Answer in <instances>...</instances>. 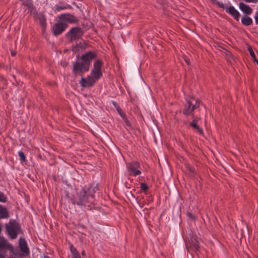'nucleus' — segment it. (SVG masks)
Wrapping results in <instances>:
<instances>
[{
	"instance_id": "423d86ee",
	"label": "nucleus",
	"mask_w": 258,
	"mask_h": 258,
	"mask_svg": "<svg viewBox=\"0 0 258 258\" xmlns=\"http://www.w3.org/2000/svg\"><path fill=\"white\" fill-rule=\"evenodd\" d=\"M89 68L90 67L84 61L74 62L73 73L75 75L79 74L82 76L84 73L89 71Z\"/></svg>"
},
{
	"instance_id": "393cba45",
	"label": "nucleus",
	"mask_w": 258,
	"mask_h": 258,
	"mask_svg": "<svg viewBox=\"0 0 258 258\" xmlns=\"http://www.w3.org/2000/svg\"><path fill=\"white\" fill-rule=\"evenodd\" d=\"M7 200V198L4 194L0 191V202L2 203H6Z\"/></svg>"
},
{
	"instance_id": "7c9ffc66",
	"label": "nucleus",
	"mask_w": 258,
	"mask_h": 258,
	"mask_svg": "<svg viewBox=\"0 0 258 258\" xmlns=\"http://www.w3.org/2000/svg\"><path fill=\"white\" fill-rule=\"evenodd\" d=\"M254 61H255L257 63V64L258 65V60H257L256 59H255L254 60Z\"/></svg>"
},
{
	"instance_id": "c85d7f7f",
	"label": "nucleus",
	"mask_w": 258,
	"mask_h": 258,
	"mask_svg": "<svg viewBox=\"0 0 258 258\" xmlns=\"http://www.w3.org/2000/svg\"><path fill=\"white\" fill-rule=\"evenodd\" d=\"M123 120L125 121V124L128 125V126H130L131 125V124H130V121L127 120V118H126V116H125V118L124 119H123Z\"/></svg>"
},
{
	"instance_id": "0eeeda50",
	"label": "nucleus",
	"mask_w": 258,
	"mask_h": 258,
	"mask_svg": "<svg viewBox=\"0 0 258 258\" xmlns=\"http://www.w3.org/2000/svg\"><path fill=\"white\" fill-rule=\"evenodd\" d=\"M127 169L130 176H136L142 173L140 163L133 161L127 164Z\"/></svg>"
},
{
	"instance_id": "f3484780",
	"label": "nucleus",
	"mask_w": 258,
	"mask_h": 258,
	"mask_svg": "<svg viewBox=\"0 0 258 258\" xmlns=\"http://www.w3.org/2000/svg\"><path fill=\"white\" fill-rule=\"evenodd\" d=\"M55 11L59 12L62 10L71 9H72V6L68 4H60L56 5L55 6Z\"/></svg>"
},
{
	"instance_id": "7ed1b4c3",
	"label": "nucleus",
	"mask_w": 258,
	"mask_h": 258,
	"mask_svg": "<svg viewBox=\"0 0 258 258\" xmlns=\"http://www.w3.org/2000/svg\"><path fill=\"white\" fill-rule=\"evenodd\" d=\"M201 104V101L192 96L185 97V103L184 105L183 113L185 116H192L194 118V111L198 108Z\"/></svg>"
},
{
	"instance_id": "ddd939ff",
	"label": "nucleus",
	"mask_w": 258,
	"mask_h": 258,
	"mask_svg": "<svg viewBox=\"0 0 258 258\" xmlns=\"http://www.w3.org/2000/svg\"><path fill=\"white\" fill-rule=\"evenodd\" d=\"M225 11L227 13L232 16L235 20L239 21L240 14L233 6H230L229 7L226 8Z\"/></svg>"
},
{
	"instance_id": "473e14b6",
	"label": "nucleus",
	"mask_w": 258,
	"mask_h": 258,
	"mask_svg": "<svg viewBox=\"0 0 258 258\" xmlns=\"http://www.w3.org/2000/svg\"><path fill=\"white\" fill-rule=\"evenodd\" d=\"M45 258H49L48 256H46Z\"/></svg>"
},
{
	"instance_id": "aec40b11",
	"label": "nucleus",
	"mask_w": 258,
	"mask_h": 258,
	"mask_svg": "<svg viewBox=\"0 0 258 258\" xmlns=\"http://www.w3.org/2000/svg\"><path fill=\"white\" fill-rule=\"evenodd\" d=\"M38 18L39 20L40 24L42 26V28L44 29L46 27V18L42 14H39L38 16Z\"/></svg>"
},
{
	"instance_id": "c756f323",
	"label": "nucleus",
	"mask_w": 258,
	"mask_h": 258,
	"mask_svg": "<svg viewBox=\"0 0 258 258\" xmlns=\"http://www.w3.org/2000/svg\"><path fill=\"white\" fill-rule=\"evenodd\" d=\"M81 254L83 255H85L86 254V252L85 250H83L82 252H81Z\"/></svg>"
},
{
	"instance_id": "2eb2a0df",
	"label": "nucleus",
	"mask_w": 258,
	"mask_h": 258,
	"mask_svg": "<svg viewBox=\"0 0 258 258\" xmlns=\"http://www.w3.org/2000/svg\"><path fill=\"white\" fill-rule=\"evenodd\" d=\"M193 120L192 122H191L189 124L190 125L194 128H196L198 132H199V134H203V130L202 128H201L198 124H197V122L198 121V120L200 119V118H199L198 117H195L193 118Z\"/></svg>"
},
{
	"instance_id": "9b49d317",
	"label": "nucleus",
	"mask_w": 258,
	"mask_h": 258,
	"mask_svg": "<svg viewBox=\"0 0 258 258\" xmlns=\"http://www.w3.org/2000/svg\"><path fill=\"white\" fill-rule=\"evenodd\" d=\"M68 25L63 22H58L53 25L52 27L53 33L56 36L62 33L67 28Z\"/></svg>"
},
{
	"instance_id": "1a4fd4ad",
	"label": "nucleus",
	"mask_w": 258,
	"mask_h": 258,
	"mask_svg": "<svg viewBox=\"0 0 258 258\" xmlns=\"http://www.w3.org/2000/svg\"><path fill=\"white\" fill-rule=\"evenodd\" d=\"M83 34V30L79 27L72 28L67 34L71 41L79 39Z\"/></svg>"
},
{
	"instance_id": "4468645a",
	"label": "nucleus",
	"mask_w": 258,
	"mask_h": 258,
	"mask_svg": "<svg viewBox=\"0 0 258 258\" xmlns=\"http://www.w3.org/2000/svg\"><path fill=\"white\" fill-rule=\"evenodd\" d=\"M239 8L243 13L246 15H250L252 12V9L243 3H239Z\"/></svg>"
},
{
	"instance_id": "39448f33",
	"label": "nucleus",
	"mask_w": 258,
	"mask_h": 258,
	"mask_svg": "<svg viewBox=\"0 0 258 258\" xmlns=\"http://www.w3.org/2000/svg\"><path fill=\"white\" fill-rule=\"evenodd\" d=\"M19 248L20 252L15 251L13 246V252H11L13 254L18 257H26L30 254V249L27 244V242L24 238H20L19 240Z\"/></svg>"
},
{
	"instance_id": "dca6fc26",
	"label": "nucleus",
	"mask_w": 258,
	"mask_h": 258,
	"mask_svg": "<svg viewBox=\"0 0 258 258\" xmlns=\"http://www.w3.org/2000/svg\"><path fill=\"white\" fill-rule=\"evenodd\" d=\"M9 217V212L7 209L2 205H0V218L6 219Z\"/></svg>"
},
{
	"instance_id": "f03ea898",
	"label": "nucleus",
	"mask_w": 258,
	"mask_h": 258,
	"mask_svg": "<svg viewBox=\"0 0 258 258\" xmlns=\"http://www.w3.org/2000/svg\"><path fill=\"white\" fill-rule=\"evenodd\" d=\"M96 187L94 186L93 184L83 187L72 199L73 204L79 206H85L90 202L91 199L94 198V193L96 190Z\"/></svg>"
},
{
	"instance_id": "2f4dec72",
	"label": "nucleus",
	"mask_w": 258,
	"mask_h": 258,
	"mask_svg": "<svg viewBox=\"0 0 258 258\" xmlns=\"http://www.w3.org/2000/svg\"><path fill=\"white\" fill-rule=\"evenodd\" d=\"M11 54L12 55L14 56L15 55V53L14 52H12Z\"/></svg>"
},
{
	"instance_id": "20e7f679",
	"label": "nucleus",
	"mask_w": 258,
	"mask_h": 258,
	"mask_svg": "<svg viewBox=\"0 0 258 258\" xmlns=\"http://www.w3.org/2000/svg\"><path fill=\"white\" fill-rule=\"evenodd\" d=\"M6 231L10 238L15 239L21 232V226L15 220L11 219L8 224L5 225Z\"/></svg>"
},
{
	"instance_id": "f257e3e1",
	"label": "nucleus",
	"mask_w": 258,
	"mask_h": 258,
	"mask_svg": "<svg viewBox=\"0 0 258 258\" xmlns=\"http://www.w3.org/2000/svg\"><path fill=\"white\" fill-rule=\"evenodd\" d=\"M103 62L101 59H96L94 62L93 67L90 75L87 78H82L80 84L83 87H89L93 86L95 83L102 76L101 68Z\"/></svg>"
},
{
	"instance_id": "cd10ccee",
	"label": "nucleus",
	"mask_w": 258,
	"mask_h": 258,
	"mask_svg": "<svg viewBox=\"0 0 258 258\" xmlns=\"http://www.w3.org/2000/svg\"><path fill=\"white\" fill-rule=\"evenodd\" d=\"M254 20L255 23L258 24V11L256 12L255 13Z\"/></svg>"
},
{
	"instance_id": "5701e85b",
	"label": "nucleus",
	"mask_w": 258,
	"mask_h": 258,
	"mask_svg": "<svg viewBox=\"0 0 258 258\" xmlns=\"http://www.w3.org/2000/svg\"><path fill=\"white\" fill-rule=\"evenodd\" d=\"M18 154L21 162H25L26 161V156L22 151H19Z\"/></svg>"
},
{
	"instance_id": "6ab92c4d",
	"label": "nucleus",
	"mask_w": 258,
	"mask_h": 258,
	"mask_svg": "<svg viewBox=\"0 0 258 258\" xmlns=\"http://www.w3.org/2000/svg\"><path fill=\"white\" fill-rule=\"evenodd\" d=\"M241 23L243 25L249 26L252 24V20L248 16H244L241 19Z\"/></svg>"
},
{
	"instance_id": "9d476101",
	"label": "nucleus",
	"mask_w": 258,
	"mask_h": 258,
	"mask_svg": "<svg viewBox=\"0 0 258 258\" xmlns=\"http://www.w3.org/2000/svg\"><path fill=\"white\" fill-rule=\"evenodd\" d=\"M97 53L94 51H89L82 54L80 57L81 61L85 62L89 67L93 60H96Z\"/></svg>"
},
{
	"instance_id": "6e6552de",
	"label": "nucleus",
	"mask_w": 258,
	"mask_h": 258,
	"mask_svg": "<svg viewBox=\"0 0 258 258\" xmlns=\"http://www.w3.org/2000/svg\"><path fill=\"white\" fill-rule=\"evenodd\" d=\"M6 249H8L11 253L13 252V245L3 236H0V258H5L6 252L4 250Z\"/></svg>"
},
{
	"instance_id": "a211bd4d",
	"label": "nucleus",
	"mask_w": 258,
	"mask_h": 258,
	"mask_svg": "<svg viewBox=\"0 0 258 258\" xmlns=\"http://www.w3.org/2000/svg\"><path fill=\"white\" fill-rule=\"evenodd\" d=\"M70 249L73 258H81L80 253L72 244L70 245Z\"/></svg>"
},
{
	"instance_id": "412c9836",
	"label": "nucleus",
	"mask_w": 258,
	"mask_h": 258,
	"mask_svg": "<svg viewBox=\"0 0 258 258\" xmlns=\"http://www.w3.org/2000/svg\"><path fill=\"white\" fill-rule=\"evenodd\" d=\"M113 104L114 106V107L116 108L117 111H118V113L120 115V116L122 117V119H124L125 118V114L122 112L121 108L119 107V106L118 105L116 102L113 101Z\"/></svg>"
},
{
	"instance_id": "bb28decb",
	"label": "nucleus",
	"mask_w": 258,
	"mask_h": 258,
	"mask_svg": "<svg viewBox=\"0 0 258 258\" xmlns=\"http://www.w3.org/2000/svg\"><path fill=\"white\" fill-rule=\"evenodd\" d=\"M248 49L249 52L250 53V55L251 56V57L252 58L253 60H254L255 59H256V56H255V54H254V52H253V51L252 49V48L249 47L248 48Z\"/></svg>"
},
{
	"instance_id": "f8f14e48",
	"label": "nucleus",
	"mask_w": 258,
	"mask_h": 258,
	"mask_svg": "<svg viewBox=\"0 0 258 258\" xmlns=\"http://www.w3.org/2000/svg\"><path fill=\"white\" fill-rule=\"evenodd\" d=\"M59 18L61 21L69 23H75L78 21V20L74 15L69 13L61 14L59 15Z\"/></svg>"
},
{
	"instance_id": "a878e982",
	"label": "nucleus",
	"mask_w": 258,
	"mask_h": 258,
	"mask_svg": "<svg viewBox=\"0 0 258 258\" xmlns=\"http://www.w3.org/2000/svg\"><path fill=\"white\" fill-rule=\"evenodd\" d=\"M141 189L144 192H146L148 189V186L145 183H141L140 186Z\"/></svg>"
},
{
	"instance_id": "4be33fe9",
	"label": "nucleus",
	"mask_w": 258,
	"mask_h": 258,
	"mask_svg": "<svg viewBox=\"0 0 258 258\" xmlns=\"http://www.w3.org/2000/svg\"><path fill=\"white\" fill-rule=\"evenodd\" d=\"M88 46H89V45L85 42L80 43L78 44H77V47L78 48V50L86 49L88 47Z\"/></svg>"
},
{
	"instance_id": "b1692460",
	"label": "nucleus",
	"mask_w": 258,
	"mask_h": 258,
	"mask_svg": "<svg viewBox=\"0 0 258 258\" xmlns=\"http://www.w3.org/2000/svg\"><path fill=\"white\" fill-rule=\"evenodd\" d=\"M191 245L196 250H199L200 245L199 242L196 239H195L194 241H192Z\"/></svg>"
}]
</instances>
